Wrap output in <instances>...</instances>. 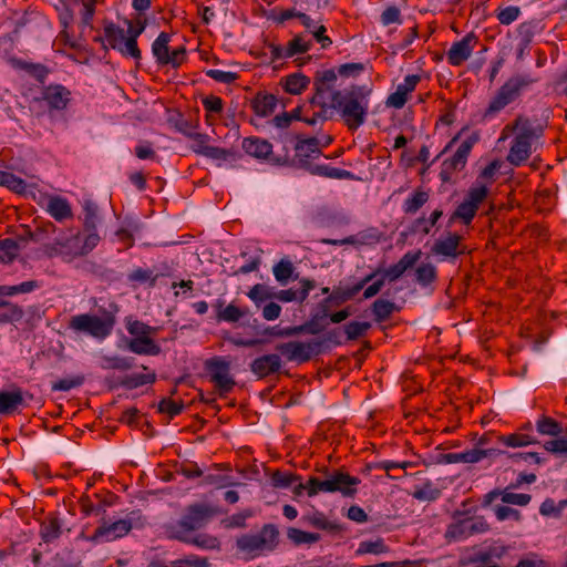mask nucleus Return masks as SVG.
<instances>
[{
  "label": "nucleus",
  "mask_w": 567,
  "mask_h": 567,
  "mask_svg": "<svg viewBox=\"0 0 567 567\" xmlns=\"http://www.w3.org/2000/svg\"><path fill=\"white\" fill-rule=\"evenodd\" d=\"M504 131L516 132L507 161L514 166H519L529 158L533 144L544 134V126L537 118L518 115Z\"/></svg>",
  "instance_id": "1"
},
{
  "label": "nucleus",
  "mask_w": 567,
  "mask_h": 567,
  "mask_svg": "<svg viewBox=\"0 0 567 567\" xmlns=\"http://www.w3.org/2000/svg\"><path fill=\"white\" fill-rule=\"evenodd\" d=\"M330 109L339 112L349 131H357L364 124L369 111L368 93L359 86H350L332 93Z\"/></svg>",
  "instance_id": "2"
},
{
  "label": "nucleus",
  "mask_w": 567,
  "mask_h": 567,
  "mask_svg": "<svg viewBox=\"0 0 567 567\" xmlns=\"http://www.w3.org/2000/svg\"><path fill=\"white\" fill-rule=\"evenodd\" d=\"M217 513V508L205 503L188 505L177 522L166 525L165 533L169 539L188 540V536L205 527Z\"/></svg>",
  "instance_id": "3"
},
{
  "label": "nucleus",
  "mask_w": 567,
  "mask_h": 567,
  "mask_svg": "<svg viewBox=\"0 0 567 567\" xmlns=\"http://www.w3.org/2000/svg\"><path fill=\"white\" fill-rule=\"evenodd\" d=\"M536 82L528 74H515L508 78L489 100L483 113V120H492L507 105L516 102Z\"/></svg>",
  "instance_id": "4"
},
{
  "label": "nucleus",
  "mask_w": 567,
  "mask_h": 567,
  "mask_svg": "<svg viewBox=\"0 0 567 567\" xmlns=\"http://www.w3.org/2000/svg\"><path fill=\"white\" fill-rule=\"evenodd\" d=\"M361 480L342 470H326V477H310L311 494L340 493L343 497L353 498L358 493Z\"/></svg>",
  "instance_id": "5"
},
{
  "label": "nucleus",
  "mask_w": 567,
  "mask_h": 567,
  "mask_svg": "<svg viewBox=\"0 0 567 567\" xmlns=\"http://www.w3.org/2000/svg\"><path fill=\"white\" fill-rule=\"evenodd\" d=\"M115 323V315L103 309L101 317L90 313L73 316L68 327L74 332H83L95 339L103 340L112 333Z\"/></svg>",
  "instance_id": "6"
},
{
  "label": "nucleus",
  "mask_w": 567,
  "mask_h": 567,
  "mask_svg": "<svg viewBox=\"0 0 567 567\" xmlns=\"http://www.w3.org/2000/svg\"><path fill=\"white\" fill-rule=\"evenodd\" d=\"M480 141V133L472 132L457 147L456 152L449 158L444 159L441 165L440 179L444 183L450 182L456 172L465 168L468 155L473 146Z\"/></svg>",
  "instance_id": "7"
},
{
  "label": "nucleus",
  "mask_w": 567,
  "mask_h": 567,
  "mask_svg": "<svg viewBox=\"0 0 567 567\" xmlns=\"http://www.w3.org/2000/svg\"><path fill=\"white\" fill-rule=\"evenodd\" d=\"M488 188L480 184L471 187L464 200L456 207L450 217V224L461 220L464 225H470L474 219L481 204L487 198Z\"/></svg>",
  "instance_id": "8"
},
{
  "label": "nucleus",
  "mask_w": 567,
  "mask_h": 567,
  "mask_svg": "<svg viewBox=\"0 0 567 567\" xmlns=\"http://www.w3.org/2000/svg\"><path fill=\"white\" fill-rule=\"evenodd\" d=\"M205 368L220 396H226L233 391L236 381L230 374V363L228 361L224 358L215 357L206 361Z\"/></svg>",
  "instance_id": "9"
},
{
  "label": "nucleus",
  "mask_w": 567,
  "mask_h": 567,
  "mask_svg": "<svg viewBox=\"0 0 567 567\" xmlns=\"http://www.w3.org/2000/svg\"><path fill=\"white\" fill-rule=\"evenodd\" d=\"M323 342L320 340H311L308 342L289 341L276 346V350L288 361L299 363L308 362L312 357L321 353Z\"/></svg>",
  "instance_id": "10"
},
{
  "label": "nucleus",
  "mask_w": 567,
  "mask_h": 567,
  "mask_svg": "<svg viewBox=\"0 0 567 567\" xmlns=\"http://www.w3.org/2000/svg\"><path fill=\"white\" fill-rule=\"evenodd\" d=\"M169 42L171 35L167 32H161L152 43V53L159 65H172L177 69L186 59V49L182 45L171 52Z\"/></svg>",
  "instance_id": "11"
},
{
  "label": "nucleus",
  "mask_w": 567,
  "mask_h": 567,
  "mask_svg": "<svg viewBox=\"0 0 567 567\" xmlns=\"http://www.w3.org/2000/svg\"><path fill=\"white\" fill-rule=\"evenodd\" d=\"M338 76L333 69L328 70H319L315 73L313 76V90L315 93L310 97V106L318 105L327 113L329 109V104L327 103V95L336 92V83Z\"/></svg>",
  "instance_id": "12"
},
{
  "label": "nucleus",
  "mask_w": 567,
  "mask_h": 567,
  "mask_svg": "<svg viewBox=\"0 0 567 567\" xmlns=\"http://www.w3.org/2000/svg\"><path fill=\"white\" fill-rule=\"evenodd\" d=\"M81 233L72 234L69 237L58 238L52 244L44 246V252L48 257H61L64 261H72L75 258L83 257L81 249Z\"/></svg>",
  "instance_id": "13"
},
{
  "label": "nucleus",
  "mask_w": 567,
  "mask_h": 567,
  "mask_svg": "<svg viewBox=\"0 0 567 567\" xmlns=\"http://www.w3.org/2000/svg\"><path fill=\"white\" fill-rule=\"evenodd\" d=\"M379 274L380 270H377L367 275L353 285H340L334 287L330 295L319 303V308L328 310L329 305L340 306L346 301L353 299L365 287V285L372 281Z\"/></svg>",
  "instance_id": "14"
},
{
  "label": "nucleus",
  "mask_w": 567,
  "mask_h": 567,
  "mask_svg": "<svg viewBox=\"0 0 567 567\" xmlns=\"http://www.w3.org/2000/svg\"><path fill=\"white\" fill-rule=\"evenodd\" d=\"M487 530L488 524L483 517H465L450 524L445 536L451 540H461Z\"/></svg>",
  "instance_id": "15"
},
{
  "label": "nucleus",
  "mask_w": 567,
  "mask_h": 567,
  "mask_svg": "<svg viewBox=\"0 0 567 567\" xmlns=\"http://www.w3.org/2000/svg\"><path fill=\"white\" fill-rule=\"evenodd\" d=\"M478 43V37L474 32H468L461 40L452 43L446 52L447 63L452 66H461L472 56Z\"/></svg>",
  "instance_id": "16"
},
{
  "label": "nucleus",
  "mask_w": 567,
  "mask_h": 567,
  "mask_svg": "<svg viewBox=\"0 0 567 567\" xmlns=\"http://www.w3.org/2000/svg\"><path fill=\"white\" fill-rule=\"evenodd\" d=\"M431 251L433 255L441 256L444 259L455 260L465 252V247L462 245V236L457 233L449 231L446 236L435 240Z\"/></svg>",
  "instance_id": "17"
},
{
  "label": "nucleus",
  "mask_w": 567,
  "mask_h": 567,
  "mask_svg": "<svg viewBox=\"0 0 567 567\" xmlns=\"http://www.w3.org/2000/svg\"><path fill=\"white\" fill-rule=\"evenodd\" d=\"M71 91L62 84L44 85L41 90V97L50 111H64L71 102Z\"/></svg>",
  "instance_id": "18"
},
{
  "label": "nucleus",
  "mask_w": 567,
  "mask_h": 567,
  "mask_svg": "<svg viewBox=\"0 0 567 567\" xmlns=\"http://www.w3.org/2000/svg\"><path fill=\"white\" fill-rule=\"evenodd\" d=\"M496 449H472L461 453H440L436 456V463L454 464V463H477L485 457L501 454Z\"/></svg>",
  "instance_id": "19"
},
{
  "label": "nucleus",
  "mask_w": 567,
  "mask_h": 567,
  "mask_svg": "<svg viewBox=\"0 0 567 567\" xmlns=\"http://www.w3.org/2000/svg\"><path fill=\"white\" fill-rule=\"evenodd\" d=\"M131 529L132 523L130 519H118L111 524L103 523L94 530L91 539L93 542H112L127 535Z\"/></svg>",
  "instance_id": "20"
},
{
  "label": "nucleus",
  "mask_w": 567,
  "mask_h": 567,
  "mask_svg": "<svg viewBox=\"0 0 567 567\" xmlns=\"http://www.w3.org/2000/svg\"><path fill=\"white\" fill-rule=\"evenodd\" d=\"M420 81L421 76L419 74L406 75L404 82L399 84L396 90L388 96L385 104L398 110L402 109Z\"/></svg>",
  "instance_id": "21"
},
{
  "label": "nucleus",
  "mask_w": 567,
  "mask_h": 567,
  "mask_svg": "<svg viewBox=\"0 0 567 567\" xmlns=\"http://www.w3.org/2000/svg\"><path fill=\"white\" fill-rule=\"evenodd\" d=\"M281 359L276 353L264 354L250 363V371L258 378L265 379L281 369Z\"/></svg>",
  "instance_id": "22"
},
{
  "label": "nucleus",
  "mask_w": 567,
  "mask_h": 567,
  "mask_svg": "<svg viewBox=\"0 0 567 567\" xmlns=\"http://www.w3.org/2000/svg\"><path fill=\"white\" fill-rule=\"evenodd\" d=\"M422 251L420 249L414 251H408L404 254L396 264L391 265L388 269L382 272L384 281H395L399 279L408 269L412 268L421 258Z\"/></svg>",
  "instance_id": "23"
},
{
  "label": "nucleus",
  "mask_w": 567,
  "mask_h": 567,
  "mask_svg": "<svg viewBox=\"0 0 567 567\" xmlns=\"http://www.w3.org/2000/svg\"><path fill=\"white\" fill-rule=\"evenodd\" d=\"M296 158L299 164L303 167L309 168L311 166L309 164L310 158H318L321 155V150L319 147V141L317 137H308L298 140L296 146Z\"/></svg>",
  "instance_id": "24"
},
{
  "label": "nucleus",
  "mask_w": 567,
  "mask_h": 567,
  "mask_svg": "<svg viewBox=\"0 0 567 567\" xmlns=\"http://www.w3.org/2000/svg\"><path fill=\"white\" fill-rule=\"evenodd\" d=\"M213 307L216 311V320L218 322L224 321L235 323L249 315V310L247 308H240L234 303L225 306V300L220 298L213 303Z\"/></svg>",
  "instance_id": "25"
},
{
  "label": "nucleus",
  "mask_w": 567,
  "mask_h": 567,
  "mask_svg": "<svg viewBox=\"0 0 567 567\" xmlns=\"http://www.w3.org/2000/svg\"><path fill=\"white\" fill-rule=\"evenodd\" d=\"M104 31L107 49L111 48L118 51L124 58H131L128 51L125 49L126 35L124 29L112 21H104Z\"/></svg>",
  "instance_id": "26"
},
{
  "label": "nucleus",
  "mask_w": 567,
  "mask_h": 567,
  "mask_svg": "<svg viewBox=\"0 0 567 567\" xmlns=\"http://www.w3.org/2000/svg\"><path fill=\"white\" fill-rule=\"evenodd\" d=\"M241 147L249 156L258 159H271L272 145L267 140L257 136L245 137Z\"/></svg>",
  "instance_id": "27"
},
{
  "label": "nucleus",
  "mask_w": 567,
  "mask_h": 567,
  "mask_svg": "<svg viewBox=\"0 0 567 567\" xmlns=\"http://www.w3.org/2000/svg\"><path fill=\"white\" fill-rule=\"evenodd\" d=\"M254 535L261 556L275 550L279 544V529L275 524H265L260 532Z\"/></svg>",
  "instance_id": "28"
},
{
  "label": "nucleus",
  "mask_w": 567,
  "mask_h": 567,
  "mask_svg": "<svg viewBox=\"0 0 567 567\" xmlns=\"http://www.w3.org/2000/svg\"><path fill=\"white\" fill-rule=\"evenodd\" d=\"M24 405L25 401L21 389L0 391V415H12Z\"/></svg>",
  "instance_id": "29"
},
{
  "label": "nucleus",
  "mask_w": 567,
  "mask_h": 567,
  "mask_svg": "<svg viewBox=\"0 0 567 567\" xmlns=\"http://www.w3.org/2000/svg\"><path fill=\"white\" fill-rule=\"evenodd\" d=\"M127 23V35H126V44L125 49L128 51V54L132 59H134L137 63L142 59V52L137 45V38L145 30L146 23L142 21H137L135 24L132 21H126Z\"/></svg>",
  "instance_id": "30"
},
{
  "label": "nucleus",
  "mask_w": 567,
  "mask_h": 567,
  "mask_svg": "<svg viewBox=\"0 0 567 567\" xmlns=\"http://www.w3.org/2000/svg\"><path fill=\"white\" fill-rule=\"evenodd\" d=\"M311 107L312 106H310V100L308 103L297 106L289 113L291 121L297 120L310 126H316L318 123L322 124L328 120L327 113L321 107H319L318 112H312L311 116H308V111Z\"/></svg>",
  "instance_id": "31"
},
{
  "label": "nucleus",
  "mask_w": 567,
  "mask_h": 567,
  "mask_svg": "<svg viewBox=\"0 0 567 567\" xmlns=\"http://www.w3.org/2000/svg\"><path fill=\"white\" fill-rule=\"evenodd\" d=\"M47 212L56 221H63L73 217L72 207L69 200L61 196H50L47 204Z\"/></svg>",
  "instance_id": "32"
},
{
  "label": "nucleus",
  "mask_w": 567,
  "mask_h": 567,
  "mask_svg": "<svg viewBox=\"0 0 567 567\" xmlns=\"http://www.w3.org/2000/svg\"><path fill=\"white\" fill-rule=\"evenodd\" d=\"M127 349L140 355H157L161 353V347L151 338V336L131 339L127 342Z\"/></svg>",
  "instance_id": "33"
},
{
  "label": "nucleus",
  "mask_w": 567,
  "mask_h": 567,
  "mask_svg": "<svg viewBox=\"0 0 567 567\" xmlns=\"http://www.w3.org/2000/svg\"><path fill=\"white\" fill-rule=\"evenodd\" d=\"M236 548L245 560H251L261 556L254 534H243L237 537Z\"/></svg>",
  "instance_id": "34"
},
{
  "label": "nucleus",
  "mask_w": 567,
  "mask_h": 567,
  "mask_svg": "<svg viewBox=\"0 0 567 567\" xmlns=\"http://www.w3.org/2000/svg\"><path fill=\"white\" fill-rule=\"evenodd\" d=\"M61 534L62 523L58 516H49L40 525L39 535L45 544L56 540Z\"/></svg>",
  "instance_id": "35"
},
{
  "label": "nucleus",
  "mask_w": 567,
  "mask_h": 567,
  "mask_svg": "<svg viewBox=\"0 0 567 567\" xmlns=\"http://www.w3.org/2000/svg\"><path fill=\"white\" fill-rule=\"evenodd\" d=\"M95 3L96 0H86L82 4V9L80 12L81 20H80V40H86V38L92 33L93 31V17L95 13Z\"/></svg>",
  "instance_id": "36"
},
{
  "label": "nucleus",
  "mask_w": 567,
  "mask_h": 567,
  "mask_svg": "<svg viewBox=\"0 0 567 567\" xmlns=\"http://www.w3.org/2000/svg\"><path fill=\"white\" fill-rule=\"evenodd\" d=\"M277 97L269 93H258L251 102V107L258 116H269L275 112Z\"/></svg>",
  "instance_id": "37"
},
{
  "label": "nucleus",
  "mask_w": 567,
  "mask_h": 567,
  "mask_svg": "<svg viewBox=\"0 0 567 567\" xmlns=\"http://www.w3.org/2000/svg\"><path fill=\"white\" fill-rule=\"evenodd\" d=\"M437 280V269L431 262H422L414 270V281L422 288L433 286Z\"/></svg>",
  "instance_id": "38"
},
{
  "label": "nucleus",
  "mask_w": 567,
  "mask_h": 567,
  "mask_svg": "<svg viewBox=\"0 0 567 567\" xmlns=\"http://www.w3.org/2000/svg\"><path fill=\"white\" fill-rule=\"evenodd\" d=\"M156 381V373L154 371L148 373H133L123 377L118 385L127 389L134 390L145 384H153Z\"/></svg>",
  "instance_id": "39"
},
{
  "label": "nucleus",
  "mask_w": 567,
  "mask_h": 567,
  "mask_svg": "<svg viewBox=\"0 0 567 567\" xmlns=\"http://www.w3.org/2000/svg\"><path fill=\"white\" fill-rule=\"evenodd\" d=\"M398 310L399 309L393 301L382 298L377 299L371 306L374 321L378 323L386 321L392 316V313Z\"/></svg>",
  "instance_id": "40"
},
{
  "label": "nucleus",
  "mask_w": 567,
  "mask_h": 567,
  "mask_svg": "<svg viewBox=\"0 0 567 567\" xmlns=\"http://www.w3.org/2000/svg\"><path fill=\"white\" fill-rule=\"evenodd\" d=\"M309 84L310 79L300 72L292 73L284 79L285 91L293 95L301 94Z\"/></svg>",
  "instance_id": "41"
},
{
  "label": "nucleus",
  "mask_w": 567,
  "mask_h": 567,
  "mask_svg": "<svg viewBox=\"0 0 567 567\" xmlns=\"http://www.w3.org/2000/svg\"><path fill=\"white\" fill-rule=\"evenodd\" d=\"M309 524L318 529L327 530L331 534H341L344 528L337 522L329 520L322 512H316L308 518Z\"/></svg>",
  "instance_id": "42"
},
{
  "label": "nucleus",
  "mask_w": 567,
  "mask_h": 567,
  "mask_svg": "<svg viewBox=\"0 0 567 567\" xmlns=\"http://www.w3.org/2000/svg\"><path fill=\"white\" fill-rule=\"evenodd\" d=\"M390 548L385 544L384 539L378 537L375 539L362 540L359 543L358 548L355 549L357 556H362L367 554L372 555H381L389 553Z\"/></svg>",
  "instance_id": "43"
},
{
  "label": "nucleus",
  "mask_w": 567,
  "mask_h": 567,
  "mask_svg": "<svg viewBox=\"0 0 567 567\" xmlns=\"http://www.w3.org/2000/svg\"><path fill=\"white\" fill-rule=\"evenodd\" d=\"M498 443H502L508 447H522L538 443V441L528 433H512L508 435L496 436Z\"/></svg>",
  "instance_id": "44"
},
{
  "label": "nucleus",
  "mask_w": 567,
  "mask_h": 567,
  "mask_svg": "<svg viewBox=\"0 0 567 567\" xmlns=\"http://www.w3.org/2000/svg\"><path fill=\"white\" fill-rule=\"evenodd\" d=\"M13 66L19 70L25 71L40 83H44L49 74V69L41 63H32L23 60H13Z\"/></svg>",
  "instance_id": "45"
},
{
  "label": "nucleus",
  "mask_w": 567,
  "mask_h": 567,
  "mask_svg": "<svg viewBox=\"0 0 567 567\" xmlns=\"http://www.w3.org/2000/svg\"><path fill=\"white\" fill-rule=\"evenodd\" d=\"M104 370L127 371L134 367V358L120 355H104L101 363Z\"/></svg>",
  "instance_id": "46"
},
{
  "label": "nucleus",
  "mask_w": 567,
  "mask_h": 567,
  "mask_svg": "<svg viewBox=\"0 0 567 567\" xmlns=\"http://www.w3.org/2000/svg\"><path fill=\"white\" fill-rule=\"evenodd\" d=\"M308 171L312 175H319L333 179H349L352 177V173L346 169L332 167L329 165H312L309 166Z\"/></svg>",
  "instance_id": "47"
},
{
  "label": "nucleus",
  "mask_w": 567,
  "mask_h": 567,
  "mask_svg": "<svg viewBox=\"0 0 567 567\" xmlns=\"http://www.w3.org/2000/svg\"><path fill=\"white\" fill-rule=\"evenodd\" d=\"M536 430L542 435H548L553 437L560 436V434L563 433L561 424L555 419L547 415H542L536 421Z\"/></svg>",
  "instance_id": "48"
},
{
  "label": "nucleus",
  "mask_w": 567,
  "mask_h": 567,
  "mask_svg": "<svg viewBox=\"0 0 567 567\" xmlns=\"http://www.w3.org/2000/svg\"><path fill=\"white\" fill-rule=\"evenodd\" d=\"M429 193L417 188L410 197H408L402 206L404 214L413 215L415 214L427 200Z\"/></svg>",
  "instance_id": "49"
},
{
  "label": "nucleus",
  "mask_w": 567,
  "mask_h": 567,
  "mask_svg": "<svg viewBox=\"0 0 567 567\" xmlns=\"http://www.w3.org/2000/svg\"><path fill=\"white\" fill-rule=\"evenodd\" d=\"M441 491L431 481L424 482L422 485L415 486L412 492L413 498L422 502H432L440 497Z\"/></svg>",
  "instance_id": "50"
},
{
  "label": "nucleus",
  "mask_w": 567,
  "mask_h": 567,
  "mask_svg": "<svg viewBox=\"0 0 567 567\" xmlns=\"http://www.w3.org/2000/svg\"><path fill=\"white\" fill-rule=\"evenodd\" d=\"M270 481L275 488H289L295 485V483L300 481V475L291 472L276 470L271 473Z\"/></svg>",
  "instance_id": "51"
},
{
  "label": "nucleus",
  "mask_w": 567,
  "mask_h": 567,
  "mask_svg": "<svg viewBox=\"0 0 567 567\" xmlns=\"http://www.w3.org/2000/svg\"><path fill=\"white\" fill-rule=\"evenodd\" d=\"M185 544H190L202 549H218L220 546V542L216 536L209 534H197L188 536V540H181Z\"/></svg>",
  "instance_id": "52"
},
{
  "label": "nucleus",
  "mask_w": 567,
  "mask_h": 567,
  "mask_svg": "<svg viewBox=\"0 0 567 567\" xmlns=\"http://www.w3.org/2000/svg\"><path fill=\"white\" fill-rule=\"evenodd\" d=\"M287 537L291 540L296 546L302 544H315L321 539L320 534L309 533L301 530L296 527H289L287 530Z\"/></svg>",
  "instance_id": "53"
},
{
  "label": "nucleus",
  "mask_w": 567,
  "mask_h": 567,
  "mask_svg": "<svg viewBox=\"0 0 567 567\" xmlns=\"http://www.w3.org/2000/svg\"><path fill=\"white\" fill-rule=\"evenodd\" d=\"M40 284L37 280L23 281L19 285H1L0 286V296L12 297L19 293H30L33 290L38 289Z\"/></svg>",
  "instance_id": "54"
},
{
  "label": "nucleus",
  "mask_w": 567,
  "mask_h": 567,
  "mask_svg": "<svg viewBox=\"0 0 567 567\" xmlns=\"http://www.w3.org/2000/svg\"><path fill=\"white\" fill-rule=\"evenodd\" d=\"M520 13L522 11L518 6H499L495 10V17L502 25L512 24L519 18Z\"/></svg>",
  "instance_id": "55"
},
{
  "label": "nucleus",
  "mask_w": 567,
  "mask_h": 567,
  "mask_svg": "<svg viewBox=\"0 0 567 567\" xmlns=\"http://www.w3.org/2000/svg\"><path fill=\"white\" fill-rule=\"evenodd\" d=\"M20 247L12 238L0 240V262L10 264L18 256Z\"/></svg>",
  "instance_id": "56"
},
{
  "label": "nucleus",
  "mask_w": 567,
  "mask_h": 567,
  "mask_svg": "<svg viewBox=\"0 0 567 567\" xmlns=\"http://www.w3.org/2000/svg\"><path fill=\"white\" fill-rule=\"evenodd\" d=\"M371 323L368 321H350L344 324V333L347 340L354 341L367 334L370 330Z\"/></svg>",
  "instance_id": "57"
},
{
  "label": "nucleus",
  "mask_w": 567,
  "mask_h": 567,
  "mask_svg": "<svg viewBox=\"0 0 567 567\" xmlns=\"http://www.w3.org/2000/svg\"><path fill=\"white\" fill-rule=\"evenodd\" d=\"M0 186H6L18 194L23 193L27 188V184L22 178L4 171H0Z\"/></svg>",
  "instance_id": "58"
},
{
  "label": "nucleus",
  "mask_w": 567,
  "mask_h": 567,
  "mask_svg": "<svg viewBox=\"0 0 567 567\" xmlns=\"http://www.w3.org/2000/svg\"><path fill=\"white\" fill-rule=\"evenodd\" d=\"M126 329L128 333L134 336L135 338L152 336L155 334L157 331V328L151 327L140 320H134L132 318L126 319Z\"/></svg>",
  "instance_id": "59"
},
{
  "label": "nucleus",
  "mask_w": 567,
  "mask_h": 567,
  "mask_svg": "<svg viewBox=\"0 0 567 567\" xmlns=\"http://www.w3.org/2000/svg\"><path fill=\"white\" fill-rule=\"evenodd\" d=\"M24 317V310L17 303H9L3 311L0 312V324L19 322Z\"/></svg>",
  "instance_id": "60"
},
{
  "label": "nucleus",
  "mask_w": 567,
  "mask_h": 567,
  "mask_svg": "<svg viewBox=\"0 0 567 567\" xmlns=\"http://www.w3.org/2000/svg\"><path fill=\"white\" fill-rule=\"evenodd\" d=\"M272 271L278 282L287 284V281L292 277L295 267L289 259H281L274 266Z\"/></svg>",
  "instance_id": "61"
},
{
  "label": "nucleus",
  "mask_w": 567,
  "mask_h": 567,
  "mask_svg": "<svg viewBox=\"0 0 567 567\" xmlns=\"http://www.w3.org/2000/svg\"><path fill=\"white\" fill-rule=\"evenodd\" d=\"M567 507V499H561L556 503L553 498H546L540 507L539 513L543 516L559 517L561 512Z\"/></svg>",
  "instance_id": "62"
},
{
  "label": "nucleus",
  "mask_w": 567,
  "mask_h": 567,
  "mask_svg": "<svg viewBox=\"0 0 567 567\" xmlns=\"http://www.w3.org/2000/svg\"><path fill=\"white\" fill-rule=\"evenodd\" d=\"M247 296L259 306L260 302L274 299V290L266 285L257 284L250 288Z\"/></svg>",
  "instance_id": "63"
},
{
  "label": "nucleus",
  "mask_w": 567,
  "mask_h": 567,
  "mask_svg": "<svg viewBox=\"0 0 567 567\" xmlns=\"http://www.w3.org/2000/svg\"><path fill=\"white\" fill-rule=\"evenodd\" d=\"M173 567H209L210 564L207 558L196 555H189L184 558L176 559L172 563Z\"/></svg>",
  "instance_id": "64"
}]
</instances>
